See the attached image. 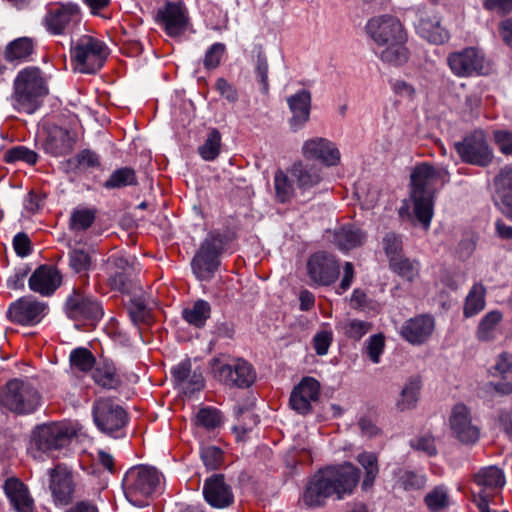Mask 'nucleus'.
<instances>
[{"label": "nucleus", "mask_w": 512, "mask_h": 512, "mask_svg": "<svg viewBox=\"0 0 512 512\" xmlns=\"http://www.w3.org/2000/svg\"><path fill=\"white\" fill-rule=\"evenodd\" d=\"M385 339L382 334H375L369 337L366 344L368 357L374 364L380 362V357L384 351Z\"/></svg>", "instance_id": "13d9d810"}, {"label": "nucleus", "mask_w": 512, "mask_h": 512, "mask_svg": "<svg viewBox=\"0 0 512 512\" xmlns=\"http://www.w3.org/2000/svg\"><path fill=\"white\" fill-rule=\"evenodd\" d=\"M493 182L496 194L512 191V164L503 166Z\"/></svg>", "instance_id": "4d7b16f0"}, {"label": "nucleus", "mask_w": 512, "mask_h": 512, "mask_svg": "<svg viewBox=\"0 0 512 512\" xmlns=\"http://www.w3.org/2000/svg\"><path fill=\"white\" fill-rule=\"evenodd\" d=\"M453 436L463 444H473L479 439V428L473 424L469 409L464 404L453 407L450 419Z\"/></svg>", "instance_id": "aec40b11"}, {"label": "nucleus", "mask_w": 512, "mask_h": 512, "mask_svg": "<svg viewBox=\"0 0 512 512\" xmlns=\"http://www.w3.org/2000/svg\"><path fill=\"white\" fill-rule=\"evenodd\" d=\"M95 208L77 207L70 216V228L74 231H84L91 227L96 219Z\"/></svg>", "instance_id": "37998d69"}, {"label": "nucleus", "mask_w": 512, "mask_h": 512, "mask_svg": "<svg viewBox=\"0 0 512 512\" xmlns=\"http://www.w3.org/2000/svg\"><path fill=\"white\" fill-rule=\"evenodd\" d=\"M486 288L482 283H475L469 290L464 303V316L475 317L485 308Z\"/></svg>", "instance_id": "e433bc0d"}, {"label": "nucleus", "mask_w": 512, "mask_h": 512, "mask_svg": "<svg viewBox=\"0 0 512 512\" xmlns=\"http://www.w3.org/2000/svg\"><path fill=\"white\" fill-rule=\"evenodd\" d=\"M95 361L96 360L92 352L83 347L73 349L69 356L71 369L83 373L90 371L93 368Z\"/></svg>", "instance_id": "a18cd8bd"}, {"label": "nucleus", "mask_w": 512, "mask_h": 512, "mask_svg": "<svg viewBox=\"0 0 512 512\" xmlns=\"http://www.w3.org/2000/svg\"><path fill=\"white\" fill-rule=\"evenodd\" d=\"M352 307L361 309L366 312L375 311L378 309L379 304L369 301L364 291L355 289L350 299Z\"/></svg>", "instance_id": "680f3d73"}, {"label": "nucleus", "mask_w": 512, "mask_h": 512, "mask_svg": "<svg viewBox=\"0 0 512 512\" xmlns=\"http://www.w3.org/2000/svg\"><path fill=\"white\" fill-rule=\"evenodd\" d=\"M359 479V470L348 462L320 469L307 483L303 501L309 507H319L333 495L344 499L353 493Z\"/></svg>", "instance_id": "f03ea898"}, {"label": "nucleus", "mask_w": 512, "mask_h": 512, "mask_svg": "<svg viewBox=\"0 0 512 512\" xmlns=\"http://www.w3.org/2000/svg\"><path fill=\"white\" fill-rule=\"evenodd\" d=\"M108 56L104 42L89 35H83L71 46V60L74 69L80 73H95L102 68Z\"/></svg>", "instance_id": "0eeeda50"}, {"label": "nucleus", "mask_w": 512, "mask_h": 512, "mask_svg": "<svg viewBox=\"0 0 512 512\" xmlns=\"http://www.w3.org/2000/svg\"><path fill=\"white\" fill-rule=\"evenodd\" d=\"M512 367V358L508 353H502L496 359V362L489 369V373L492 376H501L505 378V375L510 372Z\"/></svg>", "instance_id": "774afa93"}, {"label": "nucleus", "mask_w": 512, "mask_h": 512, "mask_svg": "<svg viewBox=\"0 0 512 512\" xmlns=\"http://www.w3.org/2000/svg\"><path fill=\"white\" fill-rule=\"evenodd\" d=\"M196 424L208 431H214L223 424V415L216 408L204 407L196 415Z\"/></svg>", "instance_id": "de8ad7c7"}, {"label": "nucleus", "mask_w": 512, "mask_h": 512, "mask_svg": "<svg viewBox=\"0 0 512 512\" xmlns=\"http://www.w3.org/2000/svg\"><path fill=\"white\" fill-rule=\"evenodd\" d=\"M455 150L463 162L479 167L488 166L493 159V151L482 130H476L455 143Z\"/></svg>", "instance_id": "f8f14e48"}, {"label": "nucleus", "mask_w": 512, "mask_h": 512, "mask_svg": "<svg viewBox=\"0 0 512 512\" xmlns=\"http://www.w3.org/2000/svg\"><path fill=\"white\" fill-rule=\"evenodd\" d=\"M80 8L68 3L50 7L43 19L46 29L55 35L71 32L80 23Z\"/></svg>", "instance_id": "4468645a"}, {"label": "nucleus", "mask_w": 512, "mask_h": 512, "mask_svg": "<svg viewBox=\"0 0 512 512\" xmlns=\"http://www.w3.org/2000/svg\"><path fill=\"white\" fill-rule=\"evenodd\" d=\"M162 474L152 466L131 467L122 479V489L126 499L139 508L148 505V500L162 491Z\"/></svg>", "instance_id": "39448f33"}, {"label": "nucleus", "mask_w": 512, "mask_h": 512, "mask_svg": "<svg viewBox=\"0 0 512 512\" xmlns=\"http://www.w3.org/2000/svg\"><path fill=\"white\" fill-rule=\"evenodd\" d=\"M93 419L97 428L114 438L125 437L128 422L126 411L110 398H100L93 404Z\"/></svg>", "instance_id": "1a4fd4ad"}, {"label": "nucleus", "mask_w": 512, "mask_h": 512, "mask_svg": "<svg viewBox=\"0 0 512 512\" xmlns=\"http://www.w3.org/2000/svg\"><path fill=\"white\" fill-rule=\"evenodd\" d=\"M410 446L418 451L425 453L427 456H434L437 454L435 441L432 436H422L410 441Z\"/></svg>", "instance_id": "338daca9"}, {"label": "nucleus", "mask_w": 512, "mask_h": 512, "mask_svg": "<svg viewBox=\"0 0 512 512\" xmlns=\"http://www.w3.org/2000/svg\"><path fill=\"white\" fill-rule=\"evenodd\" d=\"M49 489L56 505H67L75 491L72 472L64 465H57L49 470Z\"/></svg>", "instance_id": "6ab92c4d"}, {"label": "nucleus", "mask_w": 512, "mask_h": 512, "mask_svg": "<svg viewBox=\"0 0 512 512\" xmlns=\"http://www.w3.org/2000/svg\"><path fill=\"white\" fill-rule=\"evenodd\" d=\"M383 249L389 258V264L402 257L403 243L402 238L395 233H387L382 241Z\"/></svg>", "instance_id": "864d4df0"}, {"label": "nucleus", "mask_w": 512, "mask_h": 512, "mask_svg": "<svg viewBox=\"0 0 512 512\" xmlns=\"http://www.w3.org/2000/svg\"><path fill=\"white\" fill-rule=\"evenodd\" d=\"M156 308L157 302L146 292L135 293L129 300L128 311L131 320L156 318L157 315L154 312Z\"/></svg>", "instance_id": "c85d7f7f"}, {"label": "nucleus", "mask_w": 512, "mask_h": 512, "mask_svg": "<svg viewBox=\"0 0 512 512\" xmlns=\"http://www.w3.org/2000/svg\"><path fill=\"white\" fill-rule=\"evenodd\" d=\"M13 106L19 112L34 113L48 94L47 81L38 67L20 70L14 80Z\"/></svg>", "instance_id": "20e7f679"}, {"label": "nucleus", "mask_w": 512, "mask_h": 512, "mask_svg": "<svg viewBox=\"0 0 512 512\" xmlns=\"http://www.w3.org/2000/svg\"><path fill=\"white\" fill-rule=\"evenodd\" d=\"M449 181L450 173L444 166H434L427 162L416 165L410 175L409 200L400 208V215L408 213L411 203L417 221L428 230L434 214L435 194Z\"/></svg>", "instance_id": "f257e3e1"}, {"label": "nucleus", "mask_w": 512, "mask_h": 512, "mask_svg": "<svg viewBox=\"0 0 512 512\" xmlns=\"http://www.w3.org/2000/svg\"><path fill=\"white\" fill-rule=\"evenodd\" d=\"M223 248V238L219 233L208 234L191 263L197 279L208 281L214 276L220 264L219 256Z\"/></svg>", "instance_id": "9d476101"}, {"label": "nucleus", "mask_w": 512, "mask_h": 512, "mask_svg": "<svg viewBox=\"0 0 512 512\" xmlns=\"http://www.w3.org/2000/svg\"><path fill=\"white\" fill-rule=\"evenodd\" d=\"M48 313L47 303L23 297L10 304L7 317L9 320H35L46 317Z\"/></svg>", "instance_id": "b1692460"}, {"label": "nucleus", "mask_w": 512, "mask_h": 512, "mask_svg": "<svg viewBox=\"0 0 512 512\" xmlns=\"http://www.w3.org/2000/svg\"><path fill=\"white\" fill-rule=\"evenodd\" d=\"M291 178L296 182V188L300 194L310 192L323 180L322 170L315 164L297 162L289 170Z\"/></svg>", "instance_id": "393cba45"}, {"label": "nucleus", "mask_w": 512, "mask_h": 512, "mask_svg": "<svg viewBox=\"0 0 512 512\" xmlns=\"http://www.w3.org/2000/svg\"><path fill=\"white\" fill-rule=\"evenodd\" d=\"M66 315L71 319L100 320L104 316L102 303L73 290L65 302Z\"/></svg>", "instance_id": "dca6fc26"}, {"label": "nucleus", "mask_w": 512, "mask_h": 512, "mask_svg": "<svg viewBox=\"0 0 512 512\" xmlns=\"http://www.w3.org/2000/svg\"><path fill=\"white\" fill-rule=\"evenodd\" d=\"M416 30L422 38L433 44H443L449 39L448 31L440 25L436 15H421Z\"/></svg>", "instance_id": "cd10ccee"}, {"label": "nucleus", "mask_w": 512, "mask_h": 512, "mask_svg": "<svg viewBox=\"0 0 512 512\" xmlns=\"http://www.w3.org/2000/svg\"><path fill=\"white\" fill-rule=\"evenodd\" d=\"M221 135L218 130H212L205 143L199 147V154L206 161L214 160L220 152Z\"/></svg>", "instance_id": "3c124183"}, {"label": "nucleus", "mask_w": 512, "mask_h": 512, "mask_svg": "<svg viewBox=\"0 0 512 512\" xmlns=\"http://www.w3.org/2000/svg\"><path fill=\"white\" fill-rule=\"evenodd\" d=\"M493 138L499 151L505 156H512V132L509 130H495Z\"/></svg>", "instance_id": "052dcab7"}, {"label": "nucleus", "mask_w": 512, "mask_h": 512, "mask_svg": "<svg viewBox=\"0 0 512 512\" xmlns=\"http://www.w3.org/2000/svg\"><path fill=\"white\" fill-rule=\"evenodd\" d=\"M158 18L166 33L171 37H178L187 30V12L181 3H166V5L158 11Z\"/></svg>", "instance_id": "4be33fe9"}, {"label": "nucleus", "mask_w": 512, "mask_h": 512, "mask_svg": "<svg viewBox=\"0 0 512 512\" xmlns=\"http://www.w3.org/2000/svg\"><path fill=\"white\" fill-rule=\"evenodd\" d=\"M62 276L52 265L39 266L30 276L29 288L42 296H51L61 285Z\"/></svg>", "instance_id": "5701e85b"}, {"label": "nucleus", "mask_w": 512, "mask_h": 512, "mask_svg": "<svg viewBox=\"0 0 512 512\" xmlns=\"http://www.w3.org/2000/svg\"><path fill=\"white\" fill-rule=\"evenodd\" d=\"M75 139L65 128L53 126L43 143L44 151L52 156L68 155L74 147Z\"/></svg>", "instance_id": "bb28decb"}, {"label": "nucleus", "mask_w": 512, "mask_h": 512, "mask_svg": "<svg viewBox=\"0 0 512 512\" xmlns=\"http://www.w3.org/2000/svg\"><path fill=\"white\" fill-rule=\"evenodd\" d=\"M357 461L365 470V477L362 482V488L364 490H368L373 486V483L379 472L377 457L373 453L363 452L357 456Z\"/></svg>", "instance_id": "c03bdc74"}, {"label": "nucleus", "mask_w": 512, "mask_h": 512, "mask_svg": "<svg viewBox=\"0 0 512 512\" xmlns=\"http://www.w3.org/2000/svg\"><path fill=\"white\" fill-rule=\"evenodd\" d=\"M92 378L97 385L104 389H117L121 385L115 366L109 362L99 364L93 370Z\"/></svg>", "instance_id": "4c0bfd02"}, {"label": "nucleus", "mask_w": 512, "mask_h": 512, "mask_svg": "<svg viewBox=\"0 0 512 512\" xmlns=\"http://www.w3.org/2000/svg\"><path fill=\"white\" fill-rule=\"evenodd\" d=\"M296 182L282 170L276 171L274 175V188L276 199L281 203L289 202L296 195Z\"/></svg>", "instance_id": "58836bf2"}, {"label": "nucleus", "mask_w": 512, "mask_h": 512, "mask_svg": "<svg viewBox=\"0 0 512 512\" xmlns=\"http://www.w3.org/2000/svg\"><path fill=\"white\" fill-rule=\"evenodd\" d=\"M204 387V378L200 371H192L188 379L180 386V389L186 394L191 395L200 391Z\"/></svg>", "instance_id": "69168bd1"}, {"label": "nucleus", "mask_w": 512, "mask_h": 512, "mask_svg": "<svg viewBox=\"0 0 512 512\" xmlns=\"http://www.w3.org/2000/svg\"><path fill=\"white\" fill-rule=\"evenodd\" d=\"M501 329L498 322H480L477 329V337L481 341H492L498 339Z\"/></svg>", "instance_id": "e2e57ef3"}, {"label": "nucleus", "mask_w": 512, "mask_h": 512, "mask_svg": "<svg viewBox=\"0 0 512 512\" xmlns=\"http://www.w3.org/2000/svg\"><path fill=\"white\" fill-rule=\"evenodd\" d=\"M136 184L137 176L135 170L130 167H121L112 172L103 186L111 190L134 186Z\"/></svg>", "instance_id": "a19ab883"}, {"label": "nucleus", "mask_w": 512, "mask_h": 512, "mask_svg": "<svg viewBox=\"0 0 512 512\" xmlns=\"http://www.w3.org/2000/svg\"><path fill=\"white\" fill-rule=\"evenodd\" d=\"M209 364L214 378L230 387L248 388L256 379L252 365L243 359L229 363L227 357L221 355L212 358Z\"/></svg>", "instance_id": "6e6552de"}, {"label": "nucleus", "mask_w": 512, "mask_h": 512, "mask_svg": "<svg viewBox=\"0 0 512 512\" xmlns=\"http://www.w3.org/2000/svg\"><path fill=\"white\" fill-rule=\"evenodd\" d=\"M306 268L310 281L318 286L331 285L340 274V267L335 257L325 252L311 255Z\"/></svg>", "instance_id": "2eb2a0df"}, {"label": "nucleus", "mask_w": 512, "mask_h": 512, "mask_svg": "<svg viewBox=\"0 0 512 512\" xmlns=\"http://www.w3.org/2000/svg\"><path fill=\"white\" fill-rule=\"evenodd\" d=\"M200 457L208 470L219 469L224 462L223 451L216 446H203L200 449Z\"/></svg>", "instance_id": "603ef678"}, {"label": "nucleus", "mask_w": 512, "mask_h": 512, "mask_svg": "<svg viewBox=\"0 0 512 512\" xmlns=\"http://www.w3.org/2000/svg\"><path fill=\"white\" fill-rule=\"evenodd\" d=\"M395 485L405 491L422 489L426 484L424 474L399 468L395 471Z\"/></svg>", "instance_id": "ea45409f"}, {"label": "nucleus", "mask_w": 512, "mask_h": 512, "mask_svg": "<svg viewBox=\"0 0 512 512\" xmlns=\"http://www.w3.org/2000/svg\"><path fill=\"white\" fill-rule=\"evenodd\" d=\"M421 390V380L418 376L410 377L396 400V408L399 411H407L416 408Z\"/></svg>", "instance_id": "72a5a7b5"}, {"label": "nucleus", "mask_w": 512, "mask_h": 512, "mask_svg": "<svg viewBox=\"0 0 512 512\" xmlns=\"http://www.w3.org/2000/svg\"><path fill=\"white\" fill-rule=\"evenodd\" d=\"M305 158L319 160L326 166H336L340 162V152L330 140L322 137L308 139L302 146Z\"/></svg>", "instance_id": "412c9836"}, {"label": "nucleus", "mask_w": 512, "mask_h": 512, "mask_svg": "<svg viewBox=\"0 0 512 512\" xmlns=\"http://www.w3.org/2000/svg\"><path fill=\"white\" fill-rule=\"evenodd\" d=\"M320 397V383L313 377H304L296 385L290 395L289 404L298 414L307 415L312 412V403Z\"/></svg>", "instance_id": "f3484780"}, {"label": "nucleus", "mask_w": 512, "mask_h": 512, "mask_svg": "<svg viewBox=\"0 0 512 512\" xmlns=\"http://www.w3.org/2000/svg\"><path fill=\"white\" fill-rule=\"evenodd\" d=\"M311 100V93L306 89H301L287 98V104L292 113L290 126L294 131L301 129L309 120Z\"/></svg>", "instance_id": "a878e982"}, {"label": "nucleus", "mask_w": 512, "mask_h": 512, "mask_svg": "<svg viewBox=\"0 0 512 512\" xmlns=\"http://www.w3.org/2000/svg\"><path fill=\"white\" fill-rule=\"evenodd\" d=\"M365 30L369 38L383 48L376 52L382 62L401 66L408 61L407 33L397 17L389 14L372 17Z\"/></svg>", "instance_id": "7ed1b4c3"}, {"label": "nucleus", "mask_w": 512, "mask_h": 512, "mask_svg": "<svg viewBox=\"0 0 512 512\" xmlns=\"http://www.w3.org/2000/svg\"><path fill=\"white\" fill-rule=\"evenodd\" d=\"M474 482L480 490L493 491L501 489L505 485L504 472L496 466L481 468L474 475Z\"/></svg>", "instance_id": "473e14b6"}, {"label": "nucleus", "mask_w": 512, "mask_h": 512, "mask_svg": "<svg viewBox=\"0 0 512 512\" xmlns=\"http://www.w3.org/2000/svg\"><path fill=\"white\" fill-rule=\"evenodd\" d=\"M35 52V42L30 37H20L11 41L5 48V59L11 63L31 60Z\"/></svg>", "instance_id": "2f4dec72"}, {"label": "nucleus", "mask_w": 512, "mask_h": 512, "mask_svg": "<svg viewBox=\"0 0 512 512\" xmlns=\"http://www.w3.org/2000/svg\"><path fill=\"white\" fill-rule=\"evenodd\" d=\"M434 330V322H404L400 328L402 337L413 345L424 343Z\"/></svg>", "instance_id": "f704fd0d"}, {"label": "nucleus", "mask_w": 512, "mask_h": 512, "mask_svg": "<svg viewBox=\"0 0 512 512\" xmlns=\"http://www.w3.org/2000/svg\"><path fill=\"white\" fill-rule=\"evenodd\" d=\"M41 396L29 382L12 379L0 389V408L17 415H28L40 406Z\"/></svg>", "instance_id": "423d86ee"}, {"label": "nucleus", "mask_w": 512, "mask_h": 512, "mask_svg": "<svg viewBox=\"0 0 512 512\" xmlns=\"http://www.w3.org/2000/svg\"><path fill=\"white\" fill-rule=\"evenodd\" d=\"M391 270L406 279L407 281H414L420 271V263L416 260H411L405 256L398 258L390 264Z\"/></svg>", "instance_id": "49530a36"}, {"label": "nucleus", "mask_w": 512, "mask_h": 512, "mask_svg": "<svg viewBox=\"0 0 512 512\" xmlns=\"http://www.w3.org/2000/svg\"><path fill=\"white\" fill-rule=\"evenodd\" d=\"M3 158L6 163L22 161L34 165L38 161V154L26 146L18 145L6 150Z\"/></svg>", "instance_id": "09e8293b"}, {"label": "nucleus", "mask_w": 512, "mask_h": 512, "mask_svg": "<svg viewBox=\"0 0 512 512\" xmlns=\"http://www.w3.org/2000/svg\"><path fill=\"white\" fill-rule=\"evenodd\" d=\"M4 491L18 512H32L33 500L28 495L26 486L16 478L5 481Z\"/></svg>", "instance_id": "c756f323"}, {"label": "nucleus", "mask_w": 512, "mask_h": 512, "mask_svg": "<svg viewBox=\"0 0 512 512\" xmlns=\"http://www.w3.org/2000/svg\"><path fill=\"white\" fill-rule=\"evenodd\" d=\"M253 74L262 94L267 95L270 90L269 62L262 47H258L252 58Z\"/></svg>", "instance_id": "c9c22d12"}, {"label": "nucleus", "mask_w": 512, "mask_h": 512, "mask_svg": "<svg viewBox=\"0 0 512 512\" xmlns=\"http://www.w3.org/2000/svg\"><path fill=\"white\" fill-rule=\"evenodd\" d=\"M72 436L73 432L65 424H43L33 431L32 444L38 451L54 456V452L69 444Z\"/></svg>", "instance_id": "9b49d317"}, {"label": "nucleus", "mask_w": 512, "mask_h": 512, "mask_svg": "<svg viewBox=\"0 0 512 512\" xmlns=\"http://www.w3.org/2000/svg\"><path fill=\"white\" fill-rule=\"evenodd\" d=\"M203 496L213 508L226 509L234 503V493L223 474H213L204 481Z\"/></svg>", "instance_id": "a211bd4d"}, {"label": "nucleus", "mask_w": 512, "mask_h": 512, "mask_svg": "<svg viewBox=\"0 0 512 512\" xmlns=\"http://www.w3.org/2000/svg\"><path fill=\"white\" fill-rule=\"evenodd\" d=\"M215 88L229 103H236L238 101L239 94L236 86L226 79L218 78L215 83Z\"/></svg>", "instance_id": "0e129e2a"}, {"label": "nucleus", "mask_w": 512, "mask_h": 512, "mask_svg": "<svg viewBox=\"0 0 512 512\" xmlns=\"http://www.w3.org/2000/svg\"><path fill=\"white\" fill-rule=\"evenodd\" d=\"M424 501L428 509L432 512L445 509L449 505L447 489L444 486L435 487L426 494Z\"/></svg>", "instance_id": "8fccbe9b"}, {"label": "nucleus", "mask_w": 512, "mask_h": 512, "mask_svg": "<svg viewBox=\"0 0 512 512\" xmlns=\"http://www.w3.org/2000/svg\"><path fill=\"white\" fill-rule=\"evenodd\" d=\"M210 304L205 300H198L191 309L183 310L184 320H207L210 317Z\"/></svg>", "instance_id": "bf43d9fd"}, {"label": "nucleus", "mask_w": 512, "mask_h": 512, "mask_svg": "<svg viewBox=\"0 0 512 512\" xmlns=\"http://www.w3.org/2000/svg\"><path fill=\"white\" fill-rule=\"evenodd\" d=\"M70 267L77 273L85 272L90 268L91 257L81 248L72 249L69 253Z\"/></svg>", "instance_id": "6e6d98bb"}, {"label": "nucleus", "mask_w": 512, "mask_h": 512, "mask_svg": "<svg viewBox=\"0 0 512 512\" xmlns=\"http://www.w3.org/2000/svg\"><path fill=\"white\" fill-rule=\"evenodd\" d=\"M366 239L365 233L354 225H344L334 231L333 242L342 252H348L361 246Z\"/></svg>", "instance_id": "7c9ffc66"}, {"label": "nucleus", "mask_w": 512, "mask_h": 512, "mask_svg": "<svg viewBox=\"0 0 512 512\" xmlns=\"http://www.w3.org/2000/svg\"><path fill=\"white\" fill-rule=\"evenodd\" d=\"M114 264L117 268H121V271H115L109 279L111 288L120 292H127L130 287V266L128 260L119 257L114 259Z\"/></svg>", "instance_id": "79ce46f5"}, {"label": "nucleus", "mask_w": 512, "mask_h": 512, "mask_svg": "<svg viewBox=\"0 0 512 512\" xmlns=\"http://www.w3.org/2000/svg\"><path fill=\"white\" fill-rule=\"evenodd\" d=\"M447 63L452 73L458 77L484 75L488 71L484 54L474 47L449 54Z\"/></svg>", "instance_id": "ddd939ff"}, {"label": "nucleus", "mask_w": 512, "mask_h": 512, "mask_svg": "<svg viewBox=\"0 0 512 512\" xmlns=\"http://www.w3.org/2000/svg\"><path fill=\"white\" fill-rule=\"evenodd\" d=\"M226 51V46L223 43L217 42L212 44L205 52L203 64L207 70L216 69L222 60Z\"/></svg>", "instance_id": "5fc2aeb1"}]
</instances>
